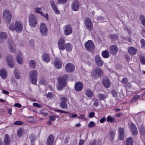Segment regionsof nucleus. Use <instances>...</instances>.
<instances>
[{"mask_svg":"<svg viewBox=\"0 0 145 145\" xmlns=\"http://www.w3.org/2000/svg\"><path fill=\"white\" fill-rule=\"evenodd\" d=\"M21 53L18 54L16 57V59L18 63L19 64H21L22 63L23 59Z\"/></svg>","mask_w":145,"mask_h":145,"instance_id":"nucleus-28","label":"nucleus"},{"mask_svg":"<svg viewBox=\"0 0 145 145\" xmlns=\"http://www.w3.org/2000/svg\"><path fill=\"white\" fill-rule=\"evenodd\" d=\"M95 59L98 66L101 67L103 66V62L101 60L99 56H96L95 57Z\"/></svg>","mask_w":145,"mask_h":145,"instance_id":"nucleus-17","label":"nucleus"},{"mask_svg":"<svg viewBox=\"0 0 145 145\" xmlns=\"http://www.w3.org/2000/svg\"><path fill=\"white\" fill-rule=\"evenodd\" d=\"M69 78L68 75L65 74L62 76L59 77L58 78V84L57 85V89L59 90H61L63 87L66 86V81Z\"/></svg>","mask_w":145,"mask_h":145,"instance_id":"nucleus-1","label":"nucleus"},{"mask_svg":"<svg viewBox=\"0 0 145 145\" xmlns=\"http://www.w3.org/2000/svg\"><path fill=\"white\" fill-rule=\"evenodd\" d=\"M35 12L37 13H38L41 14L42 16H44V14H43L40 11V10L41 9V8H39L38 7L35 8Z\"/></svg>","mask_w":145,"mask_h":145,"instance_id":"nucleus-40","label":"nucleus"},{"mask_svg":"<svg viewBox=\"0 0 145 145\" xmlns=\"http://www.w3.org/2000/svg\"><path fill=\"white\" fill-rule=\"evenodd\" d=\"M24 130L22 128H20L17 132V136L18 137L21 136L24 133Z\"/></svg>","mask_w":145,"mask_h":145,"instance_id":"nucleus-31","label":"nucleus"},{"mask_svg":"<svg viewBox=\"0 0 145 145\" xmlns=\"http://www.w3.org/2000/svg\"><path fill=\"white\" fill-rule=\"evenodd\" d=\"M89 145H96V141L95 140H93L90 142Z\"/></svg>","mask_w":145,"mask_h":145,"instance_id":"nucleus-61","label":"nucleus"},{"mask_svg":"<svg viewBox=\"0 0 145 145\" xmlns=\"http://www.w3.org/2000/svg\"><path fill=\"white\" fill-rule=\"evenodd\" d=\"M42 59L46 63H48L50 61V58L48 54L45 53L42 56Z\"/></svg>","mask_w":145,"mask_h":145,"instance_id":"nucleus-22","label":"nucleus"},{"mask_svg":"<svg viewBox=\"0 0 145 145\" xmlns=\"http://www.w3.org/2000/svg\"><path fill=\"white\" fill-rule=\"evenodd\" d=\"M14 74L15 77L17 79L19 78L20 77L18 71L17 70H15L14 71Z\"/></svg>","mask_w":145,"mask_h":145,"instance_id":"nucleus-45","label":"nucleus"},{"mask_svg":"<svg viewBox=\"0 0 145 145\" xmlns=\"http://www.w3.org/2000/svg\"><path fill=\"white\" fill-rule=\"evenodd\" d=\"M130 129L134 135H137L138 133L137 128L135 124L132 123L130 127Z\"/></svg>","mask_w":145,"mask_h":145,"instance_id":"nucleus-21","label":"nucleus"},{"mask_svg":"<svg viewBox=\"0 0 145 145\" xmlns=\"http://www.w3.org/2000/svg\"><path fill=\"white\" fill-rule=\"evenodd\" d=\"M29 74L31 82L33 84L37 85L38 76L37 72L35 70H33L29 72Z\"/></svg>","mask_w":145,"mask_h":145,"instance_id":"nucleus-2","label":"nucleus"},{"mask_svg":"<svg viewBox=\"0 0 145 145\" xmlns=\"http://www.w3.org/2000/svg\"><path fill=\"white\" fill-rule=\"evenodd\" d=\"M84 140H83L80 139L78 145H83L84 143Z\"/></svg>","mask_w":145,"mask_h":145,"instance_id":"nucleus-63","label":"nucleus"},{"mask_svg":"<svg viewBox=\"0 0 145 145\" xmlns=\"http://www.w3.org/2000/svg\"><path fill=\"white\" fill-rule=\"evenodd\" d=\"M33 106L38 108H40L41 106L39 104L36 103H33Z\"/></svg>","mask_w":145,"mask_h":145,"instance_id":"nucleus-54","label":"nucleus"},{"mask_svg":"<svg viewBox=\"0 0 145 145\" xmlns=\"http://www.w3.org/2000/svg\"><path fill=\"white\" fill-rule=\"evenodd\" d=\"M109 135L110 136V141H112L114 140L115 136L114 132L112 131H110L109 132Z\"/></svg>","mask_w":145,"mask_h":145,"instance_id":"nucleus-38","label":"nucleus"},{"mask_svg":"<svg viewBox=\"0 0 145 145\" xmlns=\"http://www.w3.org/2000/svg\"><path fill=\"white\" fill-rule=\"evenodd\" d=\"M65 102H61L59 103V106L62 108L66 109L67 108V105Z\"/></svg>","mask_w":145,"mask_h":145,"instance_id":"nucleus-37","label":"nucleus"},{"mask_svg":"<svg viewBox=\"0 0 145 145\" xmlns=\"http://www.w3.org/2000/svg\"><path fill=\"white\" fill-rule=\"evenodd\" d=\"M140 20L142 21V25L144 26L145 25V20L144 19V16L142 15H140Z\"/></svg>","mask_w":145,"mask_h":145,"instance_id":"nucleus-43","label":"nucleus"},{"mask_svg":"<svg viewBox=\"0 0 145 145\" xmlns=\"http://www.w3.org/2000/svg\"><path fill=\"white\" fill-rule=\"evenodd\" d=\"M106 119L107 122L110 123L113 122L115 120L114 118L110 116H108Z\"/></svg>","mask_w":145,"mask_h":145,"instance_id":"nucleus-39","label":"nucleus"},{"mask_svg":"<svg viewBox=\"0 0 145 145\" xmlns=\"http://www.w3.org/2000/svg\"><path fill=\"white\" fill-rule=\"evenodd\" d=\"M103 74V72L100 68L96 67L95 69V72H93L91 73V75L93 76H102Z\"/></svg>","mask_w":145,"mask_h":145,"instance_id":"nucleus-9","label":"nucleus"},{"mask_svg":"<svg viewBox=\"0 0 145 145\" xmlns=\"http://www.w3.org/2000/svg\"><path fill=\"white\" fill-rule=\"evenodd\" d=\"M61 99L62 101V102H67L68 100L67 97H62Z\"/></svg>","mask_w":145,"mask_h":145,"instance_id":"nucleus-58","label":"nucleus"},{"mask_svg":"<svg viewBox=\"0 0 145 145\" xmlns=\"http://www.w3.org/2000/svg\"><path fill=\"white\" fill-rule=\"evenodd\" d=\"M58 1L59 3L64 4L67 2V0H58Z\"/></svg>","mask_w":145,"mask_h":145,"instance_id":"nucleus-53","label":"nucleus"},{"mask_svg":"<svg viewBox=\"0 0 145 145\" xmlns=\"http://www.w3.org/2000/svg\"><path fill=\"white\" fill-rule=\"evenodd\" d=\"M99 102V101L98 99H96L95 100L94 105L95 106H97L98 105V103Z\"/></svg>","mask_w":145,"mask_h":145,"instance_id":"nucleus-60","label":"nucleus"},{"mask_svg":"<svg viewBox=\"0 0 145 145\" xmlns=\"http://www.w3.org/2000/svg\"><path fill=\"white\" fill-rule=\"evenodd\" d=\"M0 75L1 77L4 79H5L7 77V72L4 69H1L0 72Z\"/></svg>","mask_w":145,"mask_h":145,"instance_id":"nucleus-23","label":"nucleus"},{"mask_svg":"<svg viewBox=\"0 0 145 145\" xmlns=\"http://www.w3.org/2000/svg\"><path fill=\"white\" fill-rule=\"evenodd\" d=\"M83 88V84L80 82H78L75 84L74 89L77 91H81L82 90Z\"/></svg>","mask_w":145,"mask_h":145,"instance_id":"nucleus-15","label":"nucleus"},{"mask_svg":"<svg viewBox=\"0 0 145 145\" xmlns=\"http://www.w3.org/2000/svg\"><path fill=\"white\" fill-rule=\"evenodd\" d=\"M102 55L103 57L105 58L108 57L109 56V54L108 51L105 50L102 52Z\"/></svg>","mask_w":145,"mask_h":145,"instance_id":"nucleus-30","label":"nucleus"},{"mask_svg":"<svg viewBox=\"0 0 145 145\" xmlns=\"http://www.w3.org/2000/svg\"><path fill=\"white\" fill-rule=\"evenodd\" d=\"M46 81L43 78H40L39 83L40 84H43L46 82Z\"/></svg>","mask_w":145,"mask_h":145,"instance_id":"nucleus-50","label":"nucleus"},{"mask_svg":"<svg viewBox=\"0 0 145 145\" xmlns=\"http://www.w3.org/2000/svg\"><path fill=\"white\" fill-rule=\"evenodd\" d=\"M46 96L47 97L50 99L53 97L54 95L51 92H49L48 94H46Z\"/></svg>","mask_w":145,"mask_h":145,"instance_id":"nucleus-46","label":"nucleus"},{"mask_svg":"<svg viewBox=\"0 0 145 145\" xmlns=\"http://www.w3.org/2000/svg\"><path fill=\"white\" fill-rule=\"evenodd\" d=\"M29 24L31 27H35L37 24V21L35 16L33 14L30 15L29 18Z\"/></svg>","mask_w":145,"mask_h":145,"instance_id":"nucleus-5","label":"nucleus"},{"mask_svg":"<svg viewBox=\"0 0 145 145\" xmlns=\"http://www.w3.org/2000/svg\"><path fill=\"white\" fill-rule=\"evenodd\" d=\"M86 26L87 29L90 30H92L93 28V24L89 18H87L85 21Z\"/></svg>","mask_w":145,"mask_h":145,"instance_id":"nucleus-12","label":"nucleus"},{"mask_svg":"<svg viewBox=\"0 0 145 145\" xmlns=\"http://www.w3.org/2000/svg\"><path fill=\"white\" fill-rule=\"evenodd\" d=\"M141 44V47L142 48H144L145 46V43L144 40L143 39H142L140 41Z\"/></svg>","mask_w":145,"mask_h":145,"instance_id":"nucleus-51","label":"nucleus"},{"mask_svg":"<svg viewBox=\"0 0 145 145\" xmlns=\"http://www.w3.org/2000/svg\"><path fill=\"white\" fill-rule=\"evenodd\" d=\"M110 38L112 40H117L118 37L117 34H112L110 35Z\"/></svg>","mask_w":145,"mask_h":145,"instance_id":"nucleus-35","label":"nucleus"},{"mask_svg":"<svg viewBox=\"0 0 145 145\" xmlns=\"http://www.w3.org/2000/svg\"><path fill=\"white\" fill-rule=\"evenodd\" d=\"M54 65L57 69H61L62 66L61 61L57 58H56L54 61Z\"/></svg>","mask_w":145,"mask_h":145,"instance_id":"nucleus-16","label":"nucleus"},{"mask_svg":"<svg viewBox=\"0 0 145 145\" xmlns=\"http://www.w3.org/2000/svg\"><path fill=\"white\" fill-rule=\"evenodd\" d=\"M3 17L7 23H9L11 20V15L10 13L8 10H6L4 12Z\"/></svg>","mask_w":145,"mask_h":145,"instance_id":"nucleus-4","label":"nucleus"},{"mask_svg":"<svg viewBox=\"0 0 145 145\" xmlns=\"http://www.w3.org/2000/svg\"><path fill=\"white\" fill-rule=\"evenodd\" d=\"M4 142L5 145H9L10 143V138L8 134H6L5 135Z\"/></svg>","mask_w":145,"mask_h":145,"instance_id":"nucleus-25","label":"nucleus"},{"mask_svg":"<svg viewBox=\"0 0 145 145\" xmlns=\"http://www.w3.org/2000/svg\"><path fill=\"white\" fill-rule=\"evenodd\" d=\"M110 52L113 55H116L118 51L117 47L115 45L111 46L110 48Z\"/></svg>","mask_w":145,"mask_h":145,"instance_id":"nucleus-18","label":"nucleus"},{"mask_svg":"<svg viewBox=\"0 0 145 145\" xmlns=\"http://www.w3.org/2000/svg\"><path fill=\"white\" fill-rule=\"evenodd\" d=\"M58 46L60 50H65V40L63 38L59 39L58 41Z\"/></svg>","mask_w":145,"mask_h":145,"instance_id":"nucleus-10","label":"nucleus"},{"mask_svg":"<svg viewBox=\"0 0 145 145\" xmlns=\"http://www.w3.org/2000/svg\"><path fill=\"white\" fill-rule=\"evenodd\" d=\"M23 25L19 22H16L14 24V30L18 33L21 32L23 29Z\"/></svg>","mask_w":145,"mask_h":145,"instance_id":"nucleus-7","label":"nucleus"},{"mask_svg":"<svg viewBox=\"0 0 145 145\" xmlns=\"http://www.w3.org/2000/svg\"><path fill=\"white\" fill-rule=\"evenodd\" d=\"M56 112H59L61 113H67V112L64 111L59 109H56L54 110Z\"/></svg>","mask_w":145,"mask_h":145,"instance_id":"nucleus-57","label":"nucleus"},{"mask_svg":"<svg viewBox=\"0 0 145 145\" xmlns=\"http://www.w3.org/2000/svg\"><path fill=\"white\" fill-rule=\"evenodd\" d=\"M99 97L101 100H103L107 97V96L103 94L100 93L99 95Z\"/></svg>","mask_w":145,"mask_h":145,"instance_id":"nucleus-42","label":"nucleus"},{"mask_svg":"<svg viewBox=\"0 0 145 145\" xmlns=\"http://www.w3.org/2000/svg\"><path fill=\"white\" fill-rule=\"evenodd\" d=\"M140 131L141 137L142 138H144L145 134V130L144 128L142 127H140Z\"/></svg>","mask_w":145,"mask_h":145,"instance_id":"nucleus-29","label":"nucleus"},{"mask_svg":"<svg viewBox=\"0 0 145 145\" xmlns=\"http://www.w3.org/2000/svg\"><path fill=\"white\" fill-rule=\"evenodd\" d=\"M119 138L120 140L123 139L124 137V129L123 128L120 127L119 129Z\"/></svg>","mask_w":145,"mask_h":145,"instance_id":"nucleus-24","label":"nucleus"},{"mask_svg":"<svg viewBox=\"0 0 145 145\" xmlns=\"http://www.w3.org/2000/svg\"><path fill=\"white\" fill-rule=\"evenodd\" d=\"M7 37V34L5 32H2L0 33V38L2 39H6Z\"/></svg>","mask_w":145,"mask_h":145,"instance_id":"nucleus-33","label":"nucleus"},{"mask_svg":"<svg viewBox=\"0 0 145 145\" xmlns=\"http://www.w3.org/2000/svg\"><path fill=\"white\" fill-rule=\"evenodd\" d=\"M54 140V137L53 135H50L48 138L47 144V145H52Z\"/></svg>","mask_w":145,"mask_h":145,"instance_id":"nucleus-19","label":"nucleus"},{"mask_svg":"<svg viewBox=\"0 0 145 145\" xmlns=\"http://www.w3.org/2000/svg\"><path fill=\"white\" fill-rule=\"evenodd\" d=\"M88 125L89 127L92 128L95 126V124L93 121H91L89 123Z\"/></svg>","mask_w":145,"mask_h":145,"instance_id":"nucleus-47","label":"nucleus"},{"mask_svg":"<svg viewBox=\"0 0 145 145\" xmlns=\"http://www.w3.org/2000/svg\"><path fill=\"white\" fill-rule=\"evenodd\" d=\"M65 70L68 72H73L75 69V66L71 63H69L66 64L65 66Z\"/></svg>","mask_w":145,"mask_h":145,"instance_id":"nucleus-8","label":"nucleus"},{"mask_svg":"<svg viewBox=\"0 0 145 145\" xmlns=\"http://www.w3.org/2000/svg\"><path fill=\"white\" fill-rule=\"evenodd\" d=\"M9 29L11 30H14V27L13 24H10L9 27Z\"/></svg>","mask_w":145,"mask_h":145,"instance_id":"nucleus-62","label":"nucleus"},{"mask_svg":"<svg viewBox=\"0 0 145 145\" xmlns=\"http://www.w3.org/2000/svg\"><path fill=\"white\" fill-rule=\"evenodd\" d=\"M56 116H50L49 117V120L51 121L52 122L54 121L56 119Z\"/></svg>","mask_w":145,"mask_h":145,"instance_id":"nucleus-48","label":"nucleus"},{"mask_svg":"<svg viewBox=\"0 0 145 145\" xmlns=\"http://www.w3.org/2000/svg\"><path fill=\"white\" fill-rule=\"evenodd\" d=\"M106 119L105 117H104L102 118L100 120V122L101 123H103L106 121Z\"/></svg>","mask_w":145,"mask_h":145,"instance_id":"nucleus-64","label":"nucleus"},{"mask_svg":"<svg viewBox=\"0 0 145 145\" xmlns=\"http://www.w3.org/2000/svg\"><path fill=\"white\" fill-rule=\"evenodd\" d=\"M40 31L43 35L46 36L48 34L47 27L44 24L41 23L40 27Z\"/></svg>","mask_w":145,"mask_h":145,"instance_id":"nucleus-6","label":"nucleus"},{"mask_svg":"<svg viewBox=\"0 0 145 145\" xmlns=\"http://www.w3.org/2000/svg\"><path fill=\"white\" fill-rule=\"evenodd\" d=\"M122 82L123 83L127 84L128 82V79L126 78H123L122 80Z\"/></svg>","mask_w":145,"mask_h":145,"instance_id":"nucleus-55","label":"nucleus"},{"mask_svg":"<svg viewBox=\"0 0 145 145\" xmlns=\"http://www.w3.org/2000/svg\"><path fill=\"white\" fill-rule=\"evenodd\" d=\"M73 46L72 44L70 43H67L65 46V48H66V50L69 52H71Z\"/></svg>","mask_w":145,"mask_h":145,"instance_id":"nucleus-27","label":"nucleus"},{"mask_svg":"<svg viewBox=\"0 0 145 145\" xmlns=\"http://www.w3.org/2000/svg\"><path fill=\"white\" fill-rule=\"evenodd\" d=\"M85 46L86 49L89 51H91L94 48V45L93 42L91 40H88L86 42Z\"/></svg>","mask_w":145,"mask_h":145,"instance_id":"nucleus-3","label":"nucleus"},{"mask_svg":"<svg viewBox=\"0 0 145 145\" xmlns=\"http://www.w3.org/2000/svg\"><path fill=\"white\" fill-rule=\"evenodd\" d=\"M10 50L12 53H14L16 51L15 47L13 45H10L9 46Z\"/></svg>","mask_w":145,"mask_h":145,"instance_id":"nucleus-44","label":"nucleus"},{"mask_svg":"<svg viewBox=\"0 0 145 145\" xmlns=\"http://www.w3.org/2000/svg\"><path fill=\"white\" fill-rule=\"evenodd\" d=\"M80 7V5L79 2L76 1L73 2L71 6V9L73 10L77 11L79 9Z\"/></svg>","mask_w":145,"mask_h":145,"instance_id":"nucleus-13","label":"nucleus"},{"mask_svg":"<svg viewBox=\"0 0 145 145\" xmlns=\"http://www.w3.org/2000/svg\"><path fill=\"white\" fill-rule=\"evenodd\" d=\"M6 61L9 66L11 68L13 67L14 65L12 56L10 55H8L6 59Z\"/></svg>","mask_w":145,"mask_h":145,"instance_id":"nucleus-11","label":"nucleus"},{"mask_svg":"<svg viewBox=\"0 0 145 145\" xmlns=\"http://www.w3.org/2000/svg\"><path fill=\"white\" fill-rule=\"evenodd\" d=\"M103 84L106 88H109L110 86V83L108 79L106 77L103 78L102 81Z\"/></svg>","mask_w":145,"mask_h":145,"instance_id":"nucleus-20","label":"nucleus"},{"mask_svg":"<svg viewBox=\"0 0 145 145\" xmlns=\"http://www.w3.org/2000/svg\"><path fill=\"white\" fill-rule=\"evenodd\" d=\"M128 51L130 54L135 55L137 53V50L136 48L133 47H131L129 48Z\"/></svg>","mask_w":145,"mask_h":145,"instance_id":"nucleus-26","label":"nucleus"},{"mask_svg":"<svg viewBox=\"0 0 145 145\" xmlns=\"http://www.w3.org/2000/svg\"><path fill=\"white\" fill-rule=\"evenodd\" d=\"M140 97V95H135L132 99V101H136V100L138 99Z\"/></svg>","mask_w":145,"mask_h":145,"instance_id":"nucleus-49","label":"nucleus"},{"mask_svg":"<svg viewBox=\"0 0 145 145\" xmlns=\"http://www.w3.org/2000/svg\"><path fill=\"white\" fill-rule=\"evenodd\" d=\"M35 135L33 134H32L29 137V138L30 139L31 142V145H34V140L35 138Z\"/></svg>","mask_w":145,"mask_h":145,"instance_id":"nucleus-41","label":"nucleus"},{"mask_svg":"<svg viewBox=\"0 0 145 145\" xmlns=\"http://www.w3.org/2000/svg\"><path fill=\"white\" fill-rule=\"evenodd\" d=\"M85 95L89 97H91L93 96V93L91 90L87 89L86 90Z\"/></svg>","mask_w":145,"mask_h":145,"instance_id":"nucleus-34","label":"nucleus"},{"mask_svg":"<svg viewBox=\"0 0 145 145\" xmlns=\"http://www.w3.org/2000/svg\"><path fill=\"white\" fill-rule=\"evenodd\" d=\"M23 123L20 121H17L14 122V124L15 125H22L23 124Z\"/></svg>","mask_w":145,"mask_h":145,"instance_id":"nucleus-52","label":"nucleus"},{"mask_svg":"<svg viewBox=\"0 0 145 145\" xmlns=\"http://www.w3.org/2000/svg\"><path fill=\"white\" fill-rule=\"evenodd\" d=\"M64 32L65 35H68L72 33L71 27L69 25H68L65 26Z\"/></svg>","mask_w":145,"mask_h":145,"instance_id":"nucleus-14","label":"nucleus"},{"mask_svg":"<svg viewBox=\"0 0 145 145\" xmlns=\"http://www.w3.org/2000/svg\"><path fill=\"white\" fill-rule=\"evenodd\" d=\"M54 11L55 12L56 14H59L60 12L57 9V7L55 8L54 9H53Z\"/></svg>","mask_w":145,"mask_h":145,"instance_id":"nucleus-59","label":"nucleus"},{"mask_svg":"<svg viewBox=\"0 0 145 145\" xmlns=\"http://www.w3.org/2000/svg\"><path fill=\"white\" fill-rule=\"evenodd\" d=\"M127 145H133V142L132 138L130 137L127 138L126 140Z\"/></svg>","mask_w":145,"mask_h":145,"instance_id":"nucleus-32","label":"nucleus"},{"mask_svg":"<svg viewBox=\"0 0 145 145\" xmlns=\"http://www.w3.org/2000/svg\"><path fill=\"white\" fill-rule=\"evenodd\" d=\"M29 65L32 68H35L36 66L35 61L34 60H31L29 62Z\"/></svg>","mask_w":145,"mask_h":145,"instance_id":"nucleus-36","label":"nucleus"},{"mask_svg":"<svg viewBox=\"0 0 145 145\" xmlns=\"http://www.w3.org/2000/svg\"><path fill=\"white\" fill-rule=\"evenodd\" d=\"M140 59L141 63L143 64H145V58L144 57H140Z\"/></svg>","mask_w":145,"mask_h":145,"instance_id":"nucleus-56","label":"nucleus"}]
</instances>
